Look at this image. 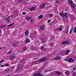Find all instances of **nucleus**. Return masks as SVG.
<instances>
[{
	"instance_id": "obj_49",
	"label": "nucleus",
	"mask_w": 76,
	"mask_h": 76,
	"mask_svg": "<svg viewBox=\"0 0 76 76\" xmlns=\"http://www.w3.org/2000/svg\"><path fill=\"white\" fill-rule=\"evenodd\" d=\"M69 34H72V30H70V31L69 32Z\"/></svg>"
},
{
	"instance_id": "obj_64",
	"label": "nucleus",
	"mask_w": 76,
	"mask_h": 76,
	"mask_svg": "<svg viewBox=\"0 0 76 76\" xmlns=\"http://www.w3.org/2000/svg\"><path fill=\"white\" fill-rule=\"evenodd\" d=\"M74 9H75V8H74Z\"/></svg>"
},
{
	"instance_id": "obj_1",
	"label": "nucleus",
	"mask_w": 76,
	"mask_h": 76,
	"mask_svg": "<svg viewBox=\"0 0 76 76\" xmlns=\"http://www.w3.org/2000/svg\"><path fill=\"white\" fill-rule=\"evenodd\" d=\"M47 60V58H42L40 59H39V61H37L35 62V63H36V64H37L39 62H42V61H45Z\"/></svg>"
},
{
	"instance_id": "obj_29",
	"label": "nucleus",
	"mask_w": 76,
	"mask_h": 76,
	"mask_svg": "<svg viewBox=\"0 0 76 76\" xmlns=\"http://www.w3.org/2000/svg\"><path fill=\"white\" fill-rule=\"evenodd\" d=\"M13 47H16V45L15 43H13Z\"/></svg>"
},
{
	"instance_id": "obj_48",
	"label": "nucleus",
	"mask_w": 76,
	"mask_h": 76,
	"mask_svg": "<svg viewBox=\"0 0 76 76\" xmlns=\"http://www.w3.org/2000/svg\"><path fill=\"white\" fill-rule=\"evenodd\" d=\"M5 66L4 65H1V67H4V66Z\"/></svg>"
},
{
	"instance_id": "obj_43",
	"label": "nucleus",
	"mask_w": 76,
	"mask_h": 76,
	"mask_svg": "<svg viewBox=\"0 0 76 76\" xmlns=\"http://www.w3.org/2000/svg\"><path fill=\"white\" fill-rule=\"evenodd\" d=\"M50 70H46L44 71V72H49Z\"/></svg>"
},
{
	"instance_id": "obj_24",
	"label": "nucleus",
	"mask_w": 76,
	"mask_h": 76,
	"mask_svg": "<svg viewBox=\"0 0 76 76\" xmlns=\"http://www.w3.org/2000/svg\"><path fill=\"white\" fill-rule=\"evenodd\" d=\"M42 17H43V15H40V16L39 17V19H41V18H42Z\"/></svg>"
},
{
	"instance_id": "obj_55",
	"label": "nucleus",
	"mask_w": 76,
	"mask_h": 76,
	"mask_svg": "<svg viewBox=\"0 0 76 76\" xmlns=\"http://www.w3.org/2000/svg\"><path fill=\"white\" fill-rule=\"evenodd\" d=\"M16 44H19V42H16Z\"/></svg>"
},
{
	"instance_id": "obj_30",
	"label": "nucleus",
	"mask_w": 76,
	"mask_h": 76,
	"mask_svg": "<svg viewBox=\"0 0 76 76\" xmlns=\"http://www.w3.org/2000/svg\"><path fill=\"white\" fill-rule=\"evenodd\" d=\"M34 22V20H30V22H31V23H33Z\"/></svg>"
},
{
	"instance_id": "obj_18",
	"label": "nucleus",
	"mask_w": 76,
	"mask_h": 76,
	"mask_svg": "<svg viewBox=\"0 0 76 76\" xmlns=\"http://www.w3.org/2000/svg\"><path fill=\"white\" fill-rule=\"evenodd\" d=\"M70 6L72 9H73V8H75V7H76V6H75V5H72V4H71V5H70Z\"/></svg>"
},
{
	"instance_id": "obj_16",
	"label": "nucleus",
	"mask_w": 76,
	"mask_h": 76,
	"mask_svg": "<svg viewBox=\"0 0 76 76\" xmlns=\"http://www.w3.org/2000/svg\"><path fill=\"white\" fill-rule=\"evenodd\" d=\"M55 59L56 60H58L60 59H61V58H60V57L57 56L55 58Z\"/></svg>"
},
{
	"instance_id": "obj_4",
	"label": "nucleus",
	"mask_w": 76,
	"mask_h": 76,
	"mask_svg": "<svg viewBox=\"0 0 76 76\" xmlns=\"http://www.w3.org/2000/svg\"><path fill=\"white\" fill-rule=\"evenodd\" d=\"M43 75L42 74H41L39 73H37L34 74L33 76H43Z\"/></svg>"
},
{
	"instance_id": "obj_41",
	"label": "nucleus",
	"mask_w": 76,
	"mask_h": 76,
	"mask_svg": "<svg viewBox=\"0 0 76 76\" xmlns=\"http://www.w3.org/2000/svg\"><path fill=\"white\" fill-rule=\"evenodd\" d=\"M56 3H59V2L57 0H56Z\"/></svg>"
},
{
	"instance_id": "obj_27",
	"label": "nucleus",
	"mask_w": 76,
	"mask_h": 76,
	"mask_svg": "<svg viewBox=\"0 0 76 76\" xmlns=\"http://www.w3.org/2000/svg\"><path fill=\"white\" fill-rule=\"evenodd\" d=\"M50 46H52L53 45V42H50Z\"/></svg>"
},
{
	"instance_id": "obj_56",
	"label": "nucleus",
	"mask_w": 76,
	"mask_h": 76,
	"mask_svg": "<svg viewBox=\"0 0 76 76\" xmlns=\"http://www.w3.org/2000/svg\"><path fill=\"white\" fill-rule=\"evenodd\" d=\"M68 44L69 45H70V43H69V42H68Z\"/></svg>"
},
{
	"instance_id": "obj_59",
	"label": "nucleus",
	"mask_w": 76,
	"mask_h": 76,
	"mask_svg": "<svg viewBox=\"0 0 76 76\" xmlns=\"http://www.w3.org/2000/svg\"><path fill=\"white\" fill-rule=\"evenodd\" d=\"M0 32H1V30L0 31Z\"/></svg>"
},
{
	"instance_id": "obj_42",
	"label": "nucleus",
	"mask_w": 76,
	"mask_h": 76,
	"mask_svg": "<svg viewBox=\"0 0 76 76\" xmlns=\"http://www.w3.org/2000/svg\"><path fill=\"white\" fill-rule=\"evenodd\" d=\"M73 75L74 76H76V73H74L73 74Z\"/></svg>"
},
{
	"instance_id": "obj_22",
	"label": "nucleus",
	"mask_w": 76,
	"mask_h": 76,
	"mask_svg": "<svg viewBox=\"0 0 76 76\" xmlns=\"http://www.w3.org/2000/svg\"><path fill=\"white\" fill-rule=\"evenodd\" d=\"M15 23H12V24H10V25H9L8 26V27L9 28L10 27V26H13V25H14Z\"/></svg>"
},
{
	"instance_id": "obj_28",
	"label": "nucleus",
	"mask_w": 76,
	"mask_h": 76,
	"mask_svg": "<svg viewBox=\"0 0 76 76\" xmlns=\"http://www.w3.org/2000/svg\"><path fill=\"white\" fill-rule=\"evenodd\" d=\"M69 31V27H67V29L66 31V34H68V31Z\"/></svg>"
},
{
	"instance_id": "obj_11",
	"label": "nucleus",
	"mask_w": 76,
	"mask_h": 76,
	"mask_svg": "<svg viewBox=\"0 0 76 76\" xmlns=\"http://www.w3.org/2000/svg\"><path fill=\"white\" fill-rule=\"evenodd\" d=\"M75 60H72V58H69L68 59V62H73V61H74Z\"/></svg>"
},
{
	"instance_id": "obj_53",
	"label": "nucleus",
	"mask_w": 76,
	"mask_h": 76,
	"mask_svg": "<svg viewBox=\"0 0 76 76\" xmlns=\"http://www.w3.org/2000/svg\"><path fill=\"white\" fill-rule=\"evenodd\" d=\"M43 50H45H45H47V49L44 48H43Z\"/></svg>"
},
{
	"instance_id": "obj_47",
	"label": "nucleus",
	"mask_w": 76,
	"mask_h": 76,
	"mask_svg": "<svg viewBox=\"0 0 76 76\" xmlns=\"http://www.w3.org/2000/svg\"><path fill=\"white\" fill-rule=\"evenodd\" d=\"M10 53H11V51H9L7 53V54H10Z\"/></svg>"
},
{
	"instance_id": "obj_52",
	"label": "nucleus",
	"mask_w": 76,
	"mask_h": 76,
	"mask_svg": "<svg viewBox=\"0 0 76 76\" xmlns=\"http://www.w3.org/2000/svg\"><path fill=\"white\" fill-rule=\"evenodd\" d=\"M73 12L74 13H75V12H76V11H75V10H73Z\"/></svg>"
},
{
	"instance_id": "obj_19",
	"label": "nucleus",
	"mask_w": 76,
	"mask_h": 76,
	"mask_svg": "<svg viewBox=\"0 0 76 76\" xmlns=\"http://www.w3.org/2000/svg\"><path fill=\"white\" fill-rule=\"evenodd\" d=\"M70 51L69 50H67L66 52V53H65V54L66 55H67V54H68V53H70Z\"/></svg>"
},
{
	"instance_id": "obj_10",
	"label": "nucleus",
	"mask_w": 76,
	"mask_h": 76,
	"mask_svg": "<svg viewBox=\"0 0 76 76\" xmlns=\"http://www.w3.org/2000/svg\"><path fill=\"white\" fill-rule=\"evenodd\" d=\"M25 19L27 20H30V19H31V17H29V16H28L25 17Z\"/></svg>"
},
{
	"instance_id": "obj_26",
	"label": "nucleus",
	"mask_w": 76,
	"mask_h": 76,
	"mask_svg": "<svg viewBox=\"0 0 76 76\" xmlns=\"http://www.w3.org/2000/svg\"><path fill=\"white\" fill-rule=\"evenodd\" d=\"M56 73L58 74V75H61V72H56Z\"/></svg>"
},
{
	"instance_id": "obj_3",
	"label": "nucleus",
	"mask_w": 76,
	"mask_h": 76,
	"mask_svg": "<svg viewBox=\"0 0 76 76\" xmlns=\"http://www.w3.org/2000/svg\"><path fill=\"white\" fill-rule=\"evenodd\" d=\"M23 66L22 65H20L17 68L16 70L17 71L18 70H20L23 68Z\"/></svg>"
},
{
	"instance_id": "obj_50",
	"label": "nucleus",
	"mask_w": 76,
	"mask_h": 76,
	"mask_svg": "<svg viewBox=\"0 0 76 76\" xmlns=\"http://www.w3.org/2000/svg\"><path fill=\"white\" fill-rule=\"evenodd\" d=\"M73 69V70H75L76 69V68H74Z\"/></svg>"
},
{
	"instance_id": "obj_40",
	"label": "nucleus",
	"mask_w": 76,
	"mask_h": 76,
	"mask_svg": "<svg viewBox=\"0 0 76 76\" xmlns=\"http://www.w3.org/2000/svg\"><path fill=\"white\" fill-rule=\"evenodd\" d=\"M8 71H9V69H5V72H7Z\"/></svg>"
},
{
	"instance_id": "obj_17",
	"label": "nucleus",
	"mask_w": 76,
	"mask_h": 76,
	"mask_svg": "<svg viewBox=\"0 0 76 76\" xmlns=\"http://www.w3.org/2000/svg\"><path fill=\"white\" fill-rule=\"evenodd\" d=\"M10 18V17H9L8 18H6V20L7 21V22H9L10 21V20H9Z\"/></svg>"
},
{
	"instance_id": "obj_63",
	"label": "nucleus",
	"mask_w": 76,
	"mask_h": 76,
	"mask_svg": "<svg viewBox=\"0 0 76 76\" xmlns=\"http://www.w3.org/2000/svg\"><path fill=\"white\" fill-rule=\"evenodd\" d=\"M64 39H65V37L64 38Z\"/></svg>"
},
{
	"instance_id": "obj_33",
	"label": "nucleus",
	"mask_w": 76,
	"mask_h": 76,
	"mask_svg": "<svg viewBox=\"0 0 76 76\" xmlns=\"http://www.w3.org/2000/svg\"><path fill=\"white\" fill-rule=\"evenodd\" d=\"M60 54L62 56H64V53H60Z\"/></svg>"
},
{
	"instance_id": "obj_12",
	"label": "nucleus",
	"mask_w": 76,
	"mask_h": 76,
	"mask_svg": "<svg viewBox=\"0 0 76 76\" xmlns=\"http://www.w3.org/2000/svg\"><path fill=\"white\" fill-rule=\"evenodd\" d=\"M37 34V33H36L34 31L33 34H31L30 35V37H32L34 35H36V34Z\"/></svg>"
},
{
	"instance_id": "obj_25",
	"label": "nucleus",
	"mask_w": 76,
	"mask_h": 76,
	"mask_svg": "<svg viewBox=\"0 0 76 76\" xmlns=\"http://www.w3.org/2000/svg\"><path fill=\"white\" fill-rule=\"evenodd\" d=\"M57 30H58L59 31H62L63 30V28H57Z\"/></svg>"
},
{
	"instance_id": "obj_34",
	"label": "nucleus",
	"mask_w": 76,
	"mask_h": 76,
	"mask_svg": "<svg viewBox=\"0 0 76 76\" xmlns=\"http://www.w3.org/2000/svg\"><path fill=\"white\" fill-rule=\"evenodd\" d=\"M74 32H75V33H76V27H75L74 29Z\"/></svg>"
},
{
	"instance_id": "obj_54",
	"label": "nucleus",
	"mask_w": 76,
	"mask_h": 76,
	"mask_svg": "<svg viewBox=\"0 0 76 76\" xmlns=\"http://www.w3.org/2000/svg\"><path fill=\"white\" fill-rule=\"evenodd\" d=\"M0 50H2V48H0Z\"/></svg>"
},
{
	"instance_id": "obj_2",
	"label": "nucleus",
	"mask_w": 76,
	"mask_h": 76,
	"mask_svg": "<svg viewBox=\"0 0 76 76\" xmlns=\"http://www.w3.org/2000/svg\"><path fill=\"white\" fill-rule=\"evenodd\" d=\"M67 13H64L63 12L60 13V16H61L63 18L64 17H66V18H67Z\"/></svg>"
},
{
	"instance_id": "obj_36",
	"label": "nucleus",
	"mask_w": 76,
	"mask_h": 76,
	"mask_svg": "<svg viewBox=\"0 0 76 76\" xmlns=\"http://www.w3.org/2000/svg\"><path fill=\"white\" fill-rule=\"evenodd\" d=\"M54 39V37L53 36L51 37V39L52 40V39Z\"/></svg>"
},
{
	"instance_id": "obj_38",
	"label": "nucleus",
	"mask_w": 76,
	"mask_h": 76,
	"mask_svg": "<svg viewBox=\"0 0 76 76\" xmlns=\"http://www.w3.org/2000/svg\"><path fill=\"white\" fill-rule=\"evenodd\" d=\"M44 48V46H42L41 47V49L42 50V49H43V48Z\"/></svg>"
},
{
	"instance_id": "obj_9",
	"label": "nucleus",
	"mask_w": 76,
	"mask_h": 76,
	"mask_svg": "<svg viewBox=\"0 0 76 76\" xmlns=\"http://www.w3.org/2000/svg\"><path fill=\"white\" fill-rule=\"evenodd\" d=\"M15 58H16V56H12L10 58L11 60H12L14 59Z\"/></svg>"
},
{
	"instance_id": "obj_39",
	"label": "nucleus",
	"mask_w": 76,
	"mask_h": 76,
	"mask_svg": "<svg viewBox=\"0 0 76 76\" xmlns=\"http://www.w3.org/2000/svg\"><path fill=\"white\" fill-rule=\"evenodd\" d=\"M22 14H23V15H26V13H25L24 12H22Z\"/></svg>"
},
{
	"instance_id": "obj_15",
	"label": "nucleus",
	"mask_w": 76,
	"mask_h": 76,
	"mask_svg": "<svg viewBox=\"0 0 76 76\" xmlns=\"http://www.w3.org/2000/svg\"><path fill=\"white\" fill-rule=\"evenodd\" d=\"M6 27V25H1V26H0V28H5Z\"/></svg>"
},
{
	"instance_id": "obj_35",
	"label": "nucleus",
	"mask_w": 76,
	"mask_h": 76,
	"mask_svg": "<svg viewBox=\"0 0 76 76\" xmlns=\"http://www.w3.org/2000/svg\"><path fill=\"white\" fill-rule=\"evenodd\" d=\"M68 41H67V42L65 41V44H68Z\"/></svg>"
},
{
	"instance_id": "obj_23",
	"label": "nucleus",
	"mask_w": 76,
	"mask_h": 76,
	"mask_svg": "<svg viewBox=\"0 0 76 76\" xmlns=\"http://www.w3.org/2000/svg\"><path fill=\"white\" fill-rule=\"evenodd\" d=\"M23 51H25L26 50V47H23Z\"/></svg>"
},
{
	"instance_id": "obj_5",
	"label": "nucleus",
	"mask_w": 76,
	"mask_h": 76,
	"mask_svg": "<svg viewBox=\"0 0 76 76\" xmlns=\"http://www.w3.org/2000/svg\"><path fill=\"white\" fill-rule=\"evenodd\" d=\"M40 40L42 41V43H44V42H45L46 41H45V38H40Z\"/></svg>"
},
{
	"instance_id": "obj_6",
	"label": "nucleus",
	"mask_w": 76,
	"mask_h": 76,
	"mask_svg": "<svg viewBox=\"0 0 76 76\" xmlns=\"http://www.w3.org/2000/svg\"><path fill=\"white\" fill-rule=\"evenodd\" d=\"M28 34H29V30L28 29H27L25 32V34L26 36H28Z\"/></svg>"
},
{
	"instance_id": "obj_57",
	"label": "nucleus",
	"mask_w": 76,
	"mask_h": 76,
	"mask_svg": "<svg viewBox=\"0 0 76 76\" xmlns=\"http://www.w3.org/2000/svg\"><path fill=\"white\" fill-rule=\"evenodd\" d=\"M70 67H73V66H70Z\"/></svg>"
},
{
	"instance_id": "obj_44",
	"label": "nucleus",
	"mask_w": 76,
	"mask_h": 76,
	"mask_svg": "<svg viewBox=\"0 0 76 76\" xmlns=\"http://www.w3.org/2000/svg\"><path fill=\"white\" fill-rule=\"evenodd\" d=\"M49 15L50 16H51V17H52V16H53V14H49Z\"/></svg>"
},
{
	"instance_id": "obj_61",
	"label": "nucleus",
	"mask_w": 76,
	"mask_h": 76,
	"mask_svg": "<svg viewBox=\"0 0 76 76\" xmlns=\"http://www.w3.org/2000/svg\"><path fill=\"white\" fill-rule=\"evenodd\" d=\"M71 30H73V29L72 28V29H71Z\"/></svg>"
},
{
	"instance_id": "obj_51",
	"label": "nucleus",
	"mask_w": 76,
	"mask_h": 76,
	"mask_svg": "<svg viewBox=\"0 0 76 76\" xmlns=\"http://www.w3.org/2000/svg\"><path fill=\"white\" fill-rule=\"evenodd\" d=\"M11 18H12V17H13V15H11Z\"/></svg>"
},
{
	"instance_id": "obj_21",
	"label": "nucleus",
	"mask_w": 76,
	"mask_h": 76,
	"mask_svg": "<svg viewBox=\"0 0 76 76\" xmlns=\"http://www.w3.org/2000/svg\"><path fill=\"white\" fill-rule=\"evenodd\" d=\"M35 10V7H33L32 8H30V9L31 11H32Z\"/></svg>"
},
{
	"instance_id": "obj_60",
	"label": "nucleus",
	"mask_w": 76,
	"mask_h": 76,
	"mask_svg": "<svg viewBox=\"0 0 76 76\" xmlns=\"http://www.w3.org/2000/svg\"><path fill=\"white\" fill-rule=\"evenodd\" d=\"M65 61H66V59H65Z\"/></svg>"
},
{
	"instance_id": "obj_62",
	"label": "nucleus",
	"mask_w": 76,
	"mask_h": 76,
	"mask_svg": "<svg viewBox=\"0 0 76 76\" xmlns=\"http://www.w3.org/2000/svg\"><path fill=\"white\" fill-rule=\"evenodd\" d=\"M22 61H21V62H22Z\"/></svg>"
},
{
	"instance_id": "obj_14",
	"label": "nucleus",
	"mask_w": 76,
	"mask_h": 76,
	"mask_svg": "<svg viewBox=\"0 0 76 76\" xmlns=\"http://www.w3.org/2000/svg\"><path fill=\"white\" fill-rule=\"evenodd\" d=\"M44 28V26H41L40 27V28L41 29V31H43Z\"/></svg>"
},
{
	"instance_id": "obj_8",
	"label": "nucleus",
	"mask_w": 76,
	"mask_h": 76,
	"mask_svg": "<svg viewBox=\"0 0 76 76\" xmlns=\"http://www.w3.org/2000/svg\"><path fill=\"white\" fill-rule=\"evenodd\" d=\"M68 2L70 5L72 4H73V1L72 0H69L68 1Z\"/></svg>"
},
{
	"instance_id": "obj_58",
	"label": "nucleus",
	"mask_w": 76,
	"mask_h": 76,
	"mask_svg": "<svg viewBox=\"0 0 76 76\" xmlns=\"http://www.w3.org/2000/svg\"><path fill=\"white\" fill-rule=\"evenodd\" d=\"M37 42H39V41H37Z\"/></svg>"
},
{
	"instance_id": "obj_37",
	"label": "nucleus",
	"mask_w": 76,
	"mask_h": 76,
	"mask_svg": "<svg viewBox=\"0 0 76 76\" xmlns=\"http://www.w3.org/2000/svg\"><path fill=\"white\" fill-rule=\"evenodd\" d=\"M62 44L63 45H64L65 44V42H62Z\"/></svg>"
},
{
	"instance_id": "obj_45",
	"label": "nucleus",
	"mask_w": 76,
	"mask_h": 76,
	"mask_svg": "<svg viewBox=\"0 0 76 76\" xmlns=\"http://www.w3.org/2000/svg\"><path fill=\"white\" fill-rule=\"evenodd\" d=\"M50 21H51V20H49L48 21V23H50Z\"/></svg>"
},
{
	"instance_id": "obj_46",
	"label": "nucleus",
	"mask_w": 76,
	"mask_h": 76,
	"mask_svg": "<svg viewBox=\"0 0 76 76\" xmlns=\"http://www.w3.org/2000/svg\"><path fill=\"white\" fill-rule=\"evenodd\" d=\"M18 2H21V0H18Z\"/></svg>"
},
{
	"instance_id": "obj_20",
	"label": "nucleus",
	"mask_w": 76,
	"mask_h": 76,
	"mask_svg": "<svg viewBox=\"0 0 76 76\" xmlns=\"http://www.w3.org/2000/svg\"><path fill=\"white\" fill-rule=\"evenodd\" d=\"M30 42V40H29V39L28 38L27 39L25 42L26 43H27V42Z\"/></svg>"
},
{
	"instance_id": "obj_31",
	"label": "nucleus",
	"mask_w": 76,
	"mask_h": 76,
	"mask_svg": "<svg viewBox=\"0 0 76 76\" xmlns=\"http://www.w3.org/2000/svg\"><path fill=\"white\" fill-rule=\"evenodd\" d=\"M4 60H5V59H3L2 60H1V61L0 62V63H2V62L4 61Z\"/></svg>"
},
{
	"instance_id": "obj_7",
	"label": "nucleus",
	"mask_w": 76,
	"mask_h": 76,
	"mask_svg": "<svg viewBox=\"0 0 76 76\" xmlns=\"http://www.w3.org/2000/svg\"><path fill=\"white\" fill-rule=\"evenodd\" d=\"M45 6V4H42L40 5V8H41L42 9H44Z\"/></svg>"
},
{
	"instance_id": "obj_32",
	"label": "nucleus",
	"mask_w": 76,
	"mask_h": 76,
	"mask_svg": "<svg viewBox=\"0 0 76 76\" xmlns=\"http://www.w3.org/2000/svg\"><path fill=\"white\" fill-rule=\"evenodd\" d=\"M5 66H9V64H5Z\"/></svg>"
},
{
	"instance_id": "obj_13",
	"label": "nucleus",
	"mask_w": 76,
	"mask_h": 76,
	"mask_svg": "<svg viewBox=\"0 0 76 76\" xmlns=\"http://www.w3.org/2000/svg\"><path fill=\"white\" fill-rule=\"evenodd\" d=\"M65 74L67 76H69V74H70V72H69V71L67 70L66 72H65Z\"/></svg>"
}]
</instances>
